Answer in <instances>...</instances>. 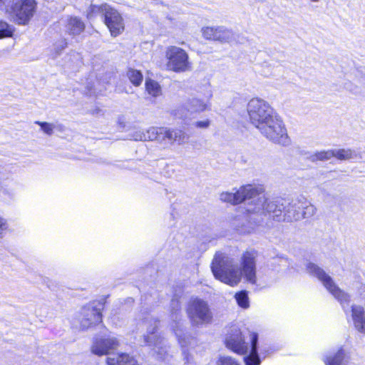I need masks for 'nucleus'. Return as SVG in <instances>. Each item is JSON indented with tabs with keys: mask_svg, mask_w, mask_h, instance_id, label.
<instances>
[{
	"mask_svg": "<svg viewBox=\"0 0 365 365\" xmlns=\"http://www.w3.org/2000/svg\"><path fill=\"white\" fill-rule=\"evenodd\" d=\"M233 191L221 193L220 200L232 205L245 202V210L249 214L268 216L277 221L282 220L284 200L267 198L262 187L248 184Z\"/></svg>",
	"mask_w": 365,
	"mask_h": 365,
	"instance_id": "1",
	"label": "nucleus"
},
{
	"mask_svg": "<svg viewBox=\"0 0 365 365\" xmlns=\"http://www.w3.org/2000/svg\"><path fill=\"white\" fill-rule=\"evenodd\" d=\"M247 113L250 123L267 139L282 145L289 144L282 120L268 102L259 98H252L247 104Z\"/></svg>",
	"mask_w": 365,
	"mask_h": 365,
	"instance_id": "2",
	"label": "nucleus"
},
{
	"mask_svg": "<svg viewBox=\"0 0 365 365\" xmlns=\"http://www.w3.org/2000/svg\"><path fill=\"white\" fill-rule=\"evenodd\" d=\"M256 252H245L241 258L242 269L240 270L232 258L216 253L212 262V272L216 279L231 286L237 285L242 276L247 282L256 284Z\"/></svg>",
	"mask_w": 365,
	"mask_h": 365,
	"instance_id": "3",
	"label": "nucleus"
},
{
	"mask_svg": "<svg viewBox=\"0 0 365 365\" xmlns=\"http://www.w3.org/2000/svg\"><path fill=\"white\" fill-rule=\"evenodd\" d=\"M306 270L309 274L316 277L322 282L326 289L337 299L344 311L351 313L355 329L360 333L365 334V310L364 307L359 304L350 305V296L341 289L334 282L333 279L319 266L308 262L306 264Z\"/></svg>",
	"mask_w": 365,
	"mask_h": 365,
	"instance_id": "4",
	"label": "nucleus"
},
{
	"mask_svg": "<svg viewBox=\"0 0 365 365\" xmlns=\"http://www.w3.org/2000/svg\"><path fill=\"white\" fill-rule=\"evenodd\" d=\"M250 349L245 341V337L242 331L236 327H230V331L227 334L225 338L226 346L232 351L240 354L245 355L244 361L245 365H260L261 359L258 354V334L252 332L250 334Z\"/></svg>",
	"mask_w": 365,
	"mask_h": 365,
	"instance_id": "5",
	"label": "nucleus"
},
{
	"mask_svg": "<svg viewBox=\"0 0 365 365\" xmlns=\"http://www.w3.org/2000/svg\"><path fill=\"white\" fill-rule=\"evenodd\" d=\"M180 297L175 294L170 302L171 317L173 320L172 329L182 347L185 365H197L193 361V357L190 351L197 346V339L190 334L185 332L182 323L180 322Z\"/></svg>",
	"mask_w": 365,
	"mask_h": 365,
	"instance_id": "6",
	"label": "nucleus"
},
{
	"mask_svg": "<svg viewBox=\"0 0 365 365\" xmlns=\"http://www.w3.org/2000/svg\"><path fill=\"white\" fill-rule=\"evenodd\" d=\"M133 138L135 140H155L163 148H167L175 143L182 145L189 139L188 135L182 130L168 129L163 127H151L145 131H135Z\"/></svg>",
	"mask_w": 365,
	"mask_h": 365,
	"instance_id": "7",
	"label": "nucleus"
},
{
	"mask_svg": "<svg viewBox=\"0 0 365 365\" xmlns=\"http://www.w3.org/2000/svg\"><path fill=\"white\" fill-rule=\"evenodd\" d=\"M143 324L147 327V334L144 336L145 344L149 346H153V351L158 359L162 360L167 359L168 356L167 342L164 338L158 336L155 332L158 322L155 319L146 317L143 321Z\"/></svg>",
	"mask_w": 365,
	"mask_h": 365,
	"instance_id": "8",
	"label": "nucleus"
},
{
	"mask_svg": "<svg viewBox=\"0 0 365 365\" xmlns=\"http://www.w3.org/2000/svg\"><path fill=\"white\" fill-rule=\"evenodd\" d=\"M187 314L192 325L195 327L207 325L212 321V313L207 303L198 298L190 300Z\"/></svg>",
	"mask_w": 365,
	"mask_h": 365,
	"instance_id": "9",
	"label": "nucleus"
},
{
	"mask_svg": "<svg viewBox=\"0 0 365 365\" xmlns=\"http://www.w3.org/2000/svg\"><path fill=\"white\" fill-rule=\"evenodd\" d=\"M168 59L167 67L175 72H185L189 71L191 64L188 60L187 53L181 48L170 46L165 53Z\"/></svg>",
	"mask_w": 365,
	"mask_h": 365,
	"instance_id": "10",
	"label": "nucleus"
},
{
	"mask_svg": "<svg viewBox=\"0 0 365 365\" xmlns=\"http://www.w3.org/2000/svg\"><path fill=\"white\" fill-rule=\"evenodd\" d=\"M36 3L34 0H11L10 12L16 17L19 24H27L36 11Z\"/></svg>",
	"mask_w": 365,
	"mask_h": 365,
	"instance_id": "11",
	"label": "nucleus"
},
{
	"mask_svg": "<svg viewBox=\"0 0 365 365\" xmlns=\"http://www.w3.org/2000/svg\"><path fill=\"white\" fill-rule=\"evenodd\" d=\"M102 309L103 305L100 303H98L96 305L93 303L83 307L81 309L78 318L80 328L85 330L93 325H96L101 322Z\"/></svg>",
	"mask_w": 365,
	"mask_h": 365,
	"instance_id": "12",
	"label": "nucleus"
},
{
	"mask_svg": "<svg viewBox=\"0 0 365 365\" xmlns=\"http://www.w3.org/2000/svg\"><path fill=\"white\" fill-rule=\"evenodd\" d=\"M104 21L112 36H117L124 30V22L119 12L108 5L104 8Z\"/></svg>",
	"mask_w": 365,
	"mask_h": 365,
	"instance_id": "13",
	"label": "nucleus"
},
{
	"mask_svg": "<svg viewBox=\"0 0 365 365\" xmlns=\"http://www.w3.org/2000/svg\"><path fill=\"white\" fill-rule=\"evenodd\" d=\"M120 345L119 340L114 336L104 338H95L91 346V351L97 356L110 355Z\"/></svg>",
	"mask_w": 365,
	"mask_h": 365,
	"instance_id": "14",
	"label": "nucleus"
},
{
	"mask_svg": "<svg viewBox=\"0 0 365 365\" xmlns=\"http://www.w3.org/2000/svg\"><path fill=\"white\" fill-rule=\"evenodd\" d=\"M301 201L293 200L291 202L284 201L282 210V220L288 222L297 221L302 220L301 215Z\"/></svg>",
	"mask_w": 365,
	"mask_h": 365,
	"instance_id": "15",
	"label": "nucleus"
},
{
	"mask_svg": "<svg viewBox=\"0 0 365 365\" xmlns=\"http://www.w3.org/2000/svg\"><path fill=\"white\" fill-rule=\"evenodd\" d=\"M326 365H346L349 360V352L343 346L330 352L323 359Z\"/></svg>",
	"mask_w": 365,
	"mask_h": 365,
	"instance_id": "16",
	"label": "nucleus"
},
{
	"mask_svg": "<svg viewBox=\"0 0 365 365\" xmlns=\"http://www.w3.org/2000/svg\"><path fill=\"white\" fill-rule=\"evenodd\" d=\"M212 94L209 93L205 99L199 98H192L187 101L189 110L192 114L200 113L210 108V98Z\"/></svg>",
	"mask_w": 365,
	"mask_h": 365,
	"instance_id": "17",
	"label": "nucleus"
},
{
	"mask_svg": "<svg viewBox=\"0 0 365 365\" xmlns=\"http://www.w3.org/2000/svg\"><path fill=\"white\" fill-rule=\"evenodd\" d=\"M106 362L108 365H138L134 357L125 353L109 356Z\"/></svg>",
	"mask_w": 365,
	"mask_h": 365,
	"instance_id": "18",
	"label": "nucleus"
},
{
	"mask_svg": "<svg viewBox=\"0 0 365 365\" xmlns=\"http://www.w3.org/2000/svg\"><path fill=\"white\" fill-rule=\"evenodd\" d=\"M66 32L69 35H79L85 29L84 23L78 17H70L65 26Z\"/></svg>",
	"mask_w": 365,
	"mask_h": 365,
	"instance_id": "19",
	"label": "nucleus"
},
{
	"mask_svg": "<svg viewBox=\"0 0 365 365\" xmlns=\"http://www.w3.org/2000/svg\"><path fill=\"white\" fill-rule=\"evenodd\" d=\"M234 40V33L232 30L227 29L225 26H217V31L215 34V41L222 43H229Z\"/></svg>",
	"mask_w": 365,
	"mask_h": 365,
	"instance_id": "20",
	"label": "nucleus"
},
{
	"mask_svg": "<svg viewBox=\"0 0 365 365\" xmlns=\"http://www.w3.org/2000/svg\"><path fill=\"white\" fill-rule=\"evenodd\" d=\"M189 110V106H187V103H186L185 105L178 106V108L174 109L172 111V115L175 118L186 120L190 119L191 115H192L191 111H190Z\"/></svg>",
	"mask_w": 365,
	"mask_h": 365,
	"instance_id": "21",
	"label": "nucleus"
},
{
	"mask_svg": "<svg viewBox=\"0 0 365 365\" xmlns=\"http://www.w3.org/2000/svg\"><path fill=\"white\" fill-rule=\"evenodd\" d=\"M145 88L148 93L153 97L161 95V87L158 82L148 79L145 81Z\"/></svg>",
	"mask_w": 365,
	"mask_h": 365,
	"instance_id": "22",
	"label": "nucleus"
},
{
	"mask_svg": "<svg viewBox=\"0 0 365 365\" xmlns=\"http://www.w3.org/2000/svg\"><path fill=\"white\" fill-rule=\"evenodd\" d=\"M333 157V152L331 150H322L319 152H316L315 153L309 156V160L312 162H315L317 160H328Z\"/></svg>",
	"mask_w": 365,
	"mask_h": 365,
	"instance_id": "23",
	"label": "nucleus"
},
{
	"mask_svg": "<svg viewBox=\"0 0 365 365\" xmlns=\"http://www.w3.org/2000/svg\"><path fill=\"white\" fill-rule=\"evenodd\" d=\"M301 215H302V219L308 218L314 215L316 212V208L313 205L310 204L308 202L301 201Z\"/></svg>",
	"mask_w": 365,
	"mask_h": 365,
	"instance_id": "24",
	"label": "nucleus"
},
{
	"mask_svg": "<svg viewBox=\"0 0 365 365\" xmlns=\"http://www.w3.org/2000/svg\"><path fill=\"white\" fill-rule=\"evenodd\" d=\"M14 31V29L11 25L0 20V39L11 37Z\"/></svg>",
	"mask_w": 365,
	"mask_h": 365,
	"instance_id": "25",
	"label": "nucleus"
},
{
	"mask_svg": "<svg viewBox=\"0 0 365 365\" xmlns=\"http://www.w3.org/2000/svg\"><path fill=\"white\" fill-rule=\"evenodd\" d=\"M127 76L130 82L136 86H139L143 81V74L138 70L130 68L127 72Z\"/></svg>",
	"mask_w": 365,
	"mask_h": 365,
	"instance_id": "26",
	"label": "nucleus"
},
{
	"mask_svg": "<svg viewBox=\"0 0 365 365\" xmlns=\"http://www.w3.org/2000/svg\"><path fill=\"white\" fill-rule=\"evenodd\" d=\"M235 299L237 304L243 309H247L250 306L249 297L246 291H241L235 294Z\"/></svg>",
	"mask_w": 365,
	"mask_h": 365,
	"instance_id": "27",
	"label": "nucleus"
},
{
	"mask_svg": "<svg viewBox=\"0 0 365 365\" xmlns=\"http://www.w3.org/2000/svg\"><path fill=\"white\" fill-rule=\"evenodd\" d=\"M331 150L333 152V157L339 160H348L353 156V151L350 149H334Z\"/></svg>",
	"mask_w": 365,
	"mask_h": 365,
	"instance_id": "28",
	"label": "nucleus"
},
{
	"mask_svg": "<svg viewBox=\"0 0 365 365\" xmlns=\"http://www.w3.org/2000/svg\"><path fill=\"white\" fill-rule=\"evenodd\" d=\"M35 123L41 126L42 131L48 135H51L53 134L54 129L61 130V125H56L53 123H47V122L36 121Z\"/></svg>",
	"mask_w": 365,
	"mask_h": 365,
	"instance_id": "29",
	"label": "nucleus"
},
{
	"mask_svg": "<svg viewBox=\"0 0 365 365\" xmlns=\"http://www.w3.org/2000/svg\"><path fill=\"white\" fill-rule=\"evenodd\" d=\"M108 6L107 4H104L102 6H96V5H91L87 10V18L91 19L96 14H104V8Z\"/></svg>",
	"mask_w": 365,
	"mask_h": 365,
	"instance_id": "30",
	"label": "nucleus"
},
{
	"mask_svg": "<svg viewBox=\"0 0 365 365\" xmlns=\"http://www.w3.org/2000/svg\"><path fill=\"white\" fill-rule=\"evenodd\" d=\"M217 26H207L202 29V34L205 38L215 41Z\"/></svg>",
	"mask_w": 365,
	"mask_h": 365,
	"instance_id": "31",
	"label": "nucleus"
},
{
	"mask_svg": "<svg viewBox=\"0 0 365 365\" xmlns=\"http://www.w3.org/2000/svg\"><path fill=\"white\" fill-rule=\"evenodd\" d=\"M9 230V225L7 220L0 217V237H3Z\"/></svg>",
	"mask_w": 365,
	"mask_h": 365,
	"instance_id": "32",
	"label": "nucleus"
},
{
	"mask_svg": "<svg viewBox=\"0 0 365 365\" xmlns=\"http://www.w3.org/2000/svg\"><path fill=\"white\" fill-rule=\"evenodd\" d=\"M218 365H240L233 358L230 356H222L218 361Z\"/></svg>",
	"mask_w": 365,
	"mask_h": 365,
	"instance_id": "33",
	"label": "nucleus"
},
{
	"mask_svg": "<svg viewBox=\"0 0 365 365\" xmlns=\"http://www.w3.org/2000/svg\"><path fill=\"white\" fill-rule=\"evenodd\" d=\"M67 41L64 38L57 41L54 45V50L56 54H59L67 46Z\"/></svg>",
	"mask_w": 365,
	"mask_h": 365,
	"instance_id": "34",
	"label": "nucleus"
},
{
	"mask_svg": "<svg viewBox=\"0 0 365 365\" xmlns=\"http://www.w3.org/2000/svg\"><path fill=\"white\" fill-rule=\"evenodd\" d=\"M210 125V120L209 119H204L201 120L195 121L193 125L199 129H207Z\"/></svg>",
	"mask_w": 365,
	"mask_h": 365,
	"instance_id": "35",
	"label": "nucleus"
},
{
	"mask_svg": "<svg viewBox=\"0 0 365 365\" xmlns=\"http://www.w3.org/2000/svg\"><path fill=\"white\" fill-rule=\"evenodd\" d=\"M11 0H0V11L10 12V4Z\"/></svg>",
	"mask_w": 365,
	"mask_h": 365,
	"instance_id": "36",
	"label": "nucleus"
},
{
	"mask_svg": "<svg viewBox=\"0 0 365 365\" xmlns=\"http://www.w3.org/2000/svg\"><path fill=\"white\" fill-rule=\"evenodd\" d=\"M359 297L365 305V284H361L357 289Z\"/></svg>",
	"mask_w": 365,
	"mask_h": 365,
	"instance_id": "37",
	"label": "nucleus"
},
{
	"mask_svg": "<svg viewBox=\"0 0 365 365\" xmlns=\"http://www.w3.org/2000/svg\"><path fill=\"white\" fill-rule=\"evenodd\" d=\"M363 81H363V84H364V86H365V78H364V80H363Z\"/></svg>",
	"mask_w": 365,
	"mask_h": 365,
	"instance_id": "38",
	"label": "nucleus"
},
{
	"mask_svg": "<svg viewBox=\"0 0 365 365\" xmlns=\"http://www.w3.org/2000/svg\"><path fill=\"white\" fill-rule=\"evenodd\" d=\"M312 1L316 2V1H318L319 0H312Z\"/></svg>",
	"mask_w": 365,
	"mask_h": 365,
	"instance_id": "39",
	"label": "nucleus"
}]
</instances>
